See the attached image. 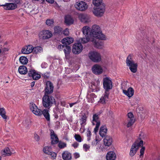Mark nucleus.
Masks as SVG:
<instances>
[{
  "mask_svg": "<svg viewBox=\"0 0 160 160\" xmlns=\"http://www.w3.org/2000/svg\"><path fill=\"white\" fill-rule=\"evenodd\" d=\"M90 33L92 38L103 40H105L107 39L106 37L102 33L101 28L98 25H92Z\"/></svg>",
  "mask_w": 160,
  "mask_h": 160,
  "instance_id": "nucleus-1",
  "label": "nucleus"
},
{
  "mask_svg": "<svg viewBox=\"0 0 160 160\" xmlns=\"http://www.w3.org/2000/svg\"><path fill=\"white\" fill-rule=\"evenodd\" d=\"M133 58L132 55L129 54L126 59V63L131 72L136 73L137 71L138 64L133 60Z\"/></svg>",
  "mask_w": 160,
  "mask_h": 160,
  "instance_id": "nucleus-2",
  "label": "nucleus"
},
{
  "mask_svg": "<svg viewBox=\"0 0 160 160\" xmlns=\"http://www.w3.org/2000/svg\"><path fill=\"white\" fill-rule=\"evenodd\" d=\"M42 104L46 108H50L53 104L56 103L55 100L52 96L44 94L42 98Z\"/></svg>",
  "mask_w": 160,
  "mask_h": 160,
  "instance_id": "nucleus-3",
  "label": "nucleus"
},
{
  "mask_svg": "<svg viewBox=\"0 0 160 160\" xmlns=\"http://www.w3.org/2000/svg\"><path fill=\"white\" fill-rule=\"evenodd\" d=\"M101 113V112H99L94 114L93 115L92 122L93 125H96L95 127L94 130V132L95 133L98 131L99 128L100 126V122L99 119V117Z\"/></svg>",
  "mask_w": 160,
  "mask_h": 160,
  "instance_id": "nucleus-4",
  "label": "nucleus"
},
{
  "mask_svg": "<svg viewBox=\"0 0 160 160\" xmlns=\"http://www.w3.org/2000/svg\"><path fill=\"white\" fill-rule=\"evenodd\" d=\"M88 57L90 60L94 62H98L101 60L100 53L96 52H90L88 54Z\"/></svg>",
  "mask_w": 160,
  "mask_h": 160,
  "instance_id": "nucleus-5",
  "label": "nucleus"
},
{
  "mask_svg": "<svg viewBox=\"0 0 160 160\" xmlns=\"http://www.w3.org/2000/svg\"><path fill=\"white\" fill-rule=\"evenodd\" d=\"M103 88L105 92H108L112 87V82L110 78L106 77L103 79Z\"/></svg>",
  "mask_w": 160,
  "mask_h": 160,
  "instance_id": "nucleus-6",
  "label": "nucleus"
},
{
  "mask_svg": "<svg viewBox=\"0 0 160 160\" xmlns=\"http://www.w3.org/2000/svg\"><path fill=\"white\" fill-rule=\"evenodd\" d=\"M75 8L78 10L83 11L86 10L88 8L87 3L83 1L78 2L74 5Z\"/></svg>",
  "mask_w": 160,
  "mask_h": 160,
  "instance_id": "nucleus-7",
  "label": "nucleus"
},
{
  "mask_svg": "<svg viewBox=\"0 0 160 160\" xmlns=\"http://www.w3.org/2000/svg\"><path fill=\"white\" fill-rule=\"evenodd\" d=\"M105 10V6H102L101 7L96 8L94 7L92 12L96 16L101 17L103 15Z\"/></svg>",
  "mask_w": 160,
  "mask_h": 160,
  "instance_id": "nucleus-8",
  "label": "nucleus"
},
{
  "mask_svg": "<svg viewBox=\"0 0 160 160\" xmlns=\"http://www.w3.org/2000/svg\"><path fill=\"white\" fill-rule=\"evenodd\" d=\"M127 116L128 118L127 122H125V124L126 125L127 127L129 128L134 123L135 120L134 119V116L132 113L129 112L127 114Z\"/></svg>",
  "mask_w": 160,
  "mask_h": 160,
  "instance_id": "nucleus-9",
  "label": "nucleus"
},
{
  "mask_svg": "<svg viewBox=\"0 0 160 160\" xmlns=\"http://www.w3.org/2000/svg\"><path fill=\"white\" fill-rule=\"evenodd\" d=\"M83 49V46L80 43H75L73 46L72 52L73 53L76 54L80 53Z\"/></svg>",
  "mask_w": 160,
  "mask_h": 160,
  "instance_id": "nucleus-10",
  "label": "nucleus"
},
{
  "mask_svg": "<svg viewBox=\"0 0 160 160\" xmlns=\"http://www.w3.org/2000/svg\"><path fill=\"white\" fill-rule=\"evenodd\" d=\"M30 108L31 110L35 115L39 116L41 115V110L38 109L37 106L34 103H30Z\"/></svg>",
  "mask_w": 160,
  "mask_h": 160,
  "instance_id": "nucleus-11",
  "label": "nucleus"
},
{
  "mask_svg": "<svg viewBox=\"0 0 160 160\" xmlns=\"http://www.w3.org/2000/svg\"><path fill=\"white\" fill-rule=\"evenodd\" d=\"M53 86L52 83L49 81L46 82V87L45 89V94L48 95L53 92Z\"/></svg>",
  "mask_w": 160,
  "mask_h": 160,
  "instance_id": "nucleus-12",
  "label": "nucleus"
},
{
  "mask_svg": "<svg viewBox=\"0 0 160 160\" xmlns=\"http://www.w3.org/2000/svg\"><path fill=\"white\" fill-rule=\"evenodd\" d=\"M28 75L29 77L32 78L33 79L37 80L41 77V75L35 70L31 69L28 71Z\"/></svg>",
  "mask_w": 160,
  "mask_h": 160,
  "instance_id": "nucleus-13",
  "label": "nucleus"
},
{
  "mask_svg": "<svg viewBox=\"0 0 160 160\" xmlns=\"http://www.w3.org/2000/svg\"><path fill=\"white\" fill-rule=\"evenodd\" d=\"M51 143L52 144H55L58 143L59 141L57 135L55 134L52 130H50Z\"/></svg>",
  "mask_w": 160,
  "mask_h": 160,
  "instance_id": "nucleus-14",
  "label": "nucleus"
},
{
  "mask_svg": "<svg viewBox=\"0 0 160 160\" xmlns=\"http://www.w3.org/2000/svg\"><path fill=\"white\" fill-rule=\"evenodd\" d=\"M79 18L81 22L85 23H88L91 21L89 16L86 14H80L79 16Z\"/></svg>",
  "mask_w": 160,
  "mask_h": 160,
  "instance_id": "nucleus-15",
  "label": "nucleus"
},
{
  "mask_svg": "<svg viewBox=\"0 0 160 160\" xmlns=\"http://www.w3.org/2000/svg\"><path fill=\"white\" fill-rule=\"evenodd\" d=\"M4 9L7 10H13L17 8V5L14 3H6L5 4L1 5Z\"/></svg>",
  "mask_w": 160,
  "mask_h": 160,
  "instance_id": "nucleus-16",
  "label": "nucleus"
},
{
  "mask_svg": "<svg viewBox=\"0 0 160 160\" xmlns=\"http://www.w3.org/2000/svg\"><path fill=\"white\" fill-rule=\"evenodd\" d=\"M40 33L43 35L42 38L44 39L49 38L52 36V32L47 30H45L41 31Z\"/></svg>",
  "mask_w": 160,
  "mask_h": 160,
  "instance_id": "nucleus-17",
  "label": "nucleus"
},
{
  "mask_svg": "<svg viewBox=\"0 0 160 160\" xmlns=\"http://www.w3.org/2000/svg\"><path fill=\"white\" fill-rule=\"evenodd\" d=\"M92 72L96 74H100L103 71L101 66L97 64L93 66L92 67Z\"/></svg>",
  "mask_w": 160,
  "mask_h": 160,
  "instance_id": "nucleus-18",
  "label": "nucleus"
},
{
  "mask_svg": "<svg viewBox=\"0 0 160 160\" xmlns=\"http://www.w3.org/2000/svg\"><path fill=\"white\" fill-rule=\"evenodd\" d=\"M33 47L31 45L25 46L22 49V53L24 54H28L32 52Z\"/></svg>",
  "mask_w": 160,
  "mask_h": 160,
  "instance_id": "nucleus-19",
  "label": "nucleus"
},
{
  "mask_svg": "<svg viewBox=\"0 0 160 160\" xmlns=\"http://www.w3.org/2000/svg\"><path fill=\"white\" fill-rule=\"evenodd\" d=\"M103 144L106 146L109 147L112 144L113 140L112 138L109 136H106L103 140Z\"/></svg>",
  "mask_w": 160,
  "mask_h": 160,
  "instance_id": "nucleus-20",
  "label": "nucleus"
},
{
  "mask_svg": "<svg viewBox=\"0 0 160 160\" xmlns=\"http://www.w3.org/2000/svg\"><path fill=\"white\" fill-rule=\"evenodd\" d=\"M122 92L124 94L130 98L134 95V91L132 88L130 87L127 90L123 89Z\"/></svg>",
  "mask_w": 160,
  "mask_h": 160,
  "instance_id": "nucleus-21",
  "label": "nucleus"
},
{
  "mask_svg": "<svg viewBox=\"0 0 160 160\" xmlns=\"http://www.w3.org/2000/svg\"><path fill=\"white\" fill-rule=\"evenodd\" d=\"M116 158V154L113 151L109 152L106 155V158L107 160H115Z\"/></svg>",
  "mask_w": 160,
  "mask_h": 160,
  "instance_id": "nucleus-22",
  "label": "nucleus"
},
{
  "mask_svg": "<svg viewBox=\"0 0 160 160\" xmlns=\"http://www.w3.org/2000/svg\"><path fill=\"white\" fill-rule=\"evenodd\" d=\"M87 117L85 114L82 115L80 119V123L81 128V129H83L84 126L86 124Z\"/></svg>",
  "mask_w": 160,
  "mask_h": 160,
  "instance_id": "nucleus-23",
  "label": "nucleus"
},
{
  "mask_svg": "<svg viewBox=\"0 0 160 160\" xmlns=\"http://www.w3.org/2000/svg\"><path fill=\"white\" fill-rule=\"evenodd\" d=\"M138 149V146L136 143H134L132 146L129 152V155L131 157L134 156L136 153Z\"/></svg>",
  "mask_w": 160,
  "mask_h": 160,
  "instance_id": "nucleus-24",
  "label": "nucleus"
},
{
  "mask_svg": "<svg viewBox=\"0 0 160 160\" xmlns=\"http://www.w3.org/2000/svg\"><path fill=\"white\" fill-rule=\"evenodd\" d=\"M82 31L85 36L91 37L90 35L91 29L90 27L88 26H85L82 28Z\"/></svg>",
  "mask_w": 160,
  "mask_h": 160,
  "instance_id": "nucleus-25",
  "label": "nucleus"
},
{
  "mask_svg": "<svg viewBox=\"0 0 160 160\" xmlns=\"http://www.w3.org/2000/svg\"><path fill=\"white\" fill-rule=\"evenodd\" d=\"M85 37L81 38L78 40L79 43L82 44L86 43L90 41L92 42V40H93V38L91 37L85 36Z\"/></svg>",
  "mask_w": 160,
  "mask_h": 160,
  "instance_id": "nucleus-26",
  "label": "nucleus"
},
{
  "mask_svg": "<svg viewBox=\"0 0 160 160\" xmlns=\"http://www.w3.org/2000/svg\"><path fill=\"white\" fill-rule=\"evenodd\" d=\"M107 132V129L105 126H101L99 130V134L102 138L106 137Z\"/></svg>",
  "mask_w": 160,
  "mask_h": 160,
  "instance_id": "nucleus-27",
  "label": "nucleus"
},
{
  "mask_svg": "<svg viewBox=\"0 0 160 160\" xmlns=\"http://www.w3.org/2000/svg\"><path fill=\"white\" fill-rule=\"evenodd\" d=\"M41 115H43L44 117L48 121H50V115L49 113V110L48 109H45L42 111L41 110Z\"/></svg>",
  "mask_w": 160,
  "mask_h": 160,
  "instance_id": "nucleus-28",
  "label": "nucleus"
},
{
  "mask_svg": "<svg viewBox=\"0 0 160 160\" xmlns=\"http://www.w3.org/2000/svg\"><path fill=\"white\" fill-rule=\"evenodd\" d=\"M62 157L64 160H70L72 158V156L68 151H65L62 153Z\"/></svg>",
  "mask_w": 160,
  "mask_h": 160,
  "instance_id": "nucleus-29",
  "label": "nucleus"
},
{
  "mask_svg": "<svg viewBox=\"0 0 160 160\" xmlns=\"http://www.w3.org/2000/svg\"><path fill=\"white\" fill-rule=\"evenodd\" d=\"M96 97V96L93 93L88 94L87 95L88 102L90 103H93L95 101L94 98Z\"/></svg>",
  "mask_w": 160,
  "mask_h": 160,
  "instance_id": "nucleus-30",
  "label": "nucleus"
},
{
  "mask_svg": "<svg viewBox=\"0 0 160 160\" xmlns=\"http://www.w3.org/2000/svg\"><path fill=\"white\" fill-rule=\"evenodd\" d=\"M73 42V39L71 37H66L64 38L62 41V43L66 45L69 44Z\"/></svg>",
  "mask_w": 160,
  "mask_h": 160,
  "instance_id": "nucleus-31",
  "label": "nucleus"
},
{
  "mask_svg": "<svg viewBox=\"0 0 160 160\" xmlns=\"http://www.w3.org/2000/svg\"><path fill=\"white\" fill-rule=\"evenodd\" d=\"M92 3L95 8L105 6L102 2V0H93Z\"/></svg>",
  "mask_w": 160,
  "mask_h": 160,
  "instance_id": "nucleus-32",
  "label": "nucleus"
},
{
  "mask_svg": "<svg viewBox=\"0 0 160 160\" xmlns=\"http://www.w3.org/2000/svg\"><path fill=\"white\" fill-rule=\"evenodd\" d=\"M109 95V92H105L104 96H102L100 99V102L102 103H105V101L108 99Z\"/></svg>",
  "mask_w": 160,
  "mask_h": 160,
  "instance_id": "nucleus-33",
  "label": "nucleus"
},
{
  "mask_svg": "<svg viewBox=\"0 0 160 160\" xmlns=\"http://www.w3.org/2000/svg\"><path fill=\"white\" fill-rule=\"evenodd\" d=\"M54 34L61 35L62 33V28L60 26H56L54 28Z\"/></svg>",
  "mask_w": 160,
  "mask_h": 160,
  "instance_id": "nucleus-34",
  "label": "nucleus"
},
{
  "mask_svg": "<svg viewBox=\"0 0 160 160\" xmlns=\"http://www.w3.org/2000/svg\"><path fill=\"white\" fill-rule=\"evenodd\" d=\"M18 71L21 74H25L28 72L27 68L24 66H20Z\"/></svg>",
  "mask_w": 160,
  "mask_h": 160,
  "instance_id": "nucleus-35",
  "label": "nucleus"
},
{
  "mask_svg": "<svg viewBox=\"0 0 160 160\" xmlns=\"http://www.w3.org/2000/svg\"><path fill=\"white\" fill-rule=\"evenodd\" d=\"M65 19V22L67 24L69 25L73 23V20L71 16L69 15L66 16Z\"/></svg>",
  "mask_w": 160,
  "mask_h": 160,
  "instance_id": "nucleus-36",
  "label": "nucleus"
},
{
  "mask_svg": "<svg viewBox=\"0 0 160 160\" xmlns=\"http://www.w3.org/2000/svg\"><path fill=\"white\" fill-rule=\"evenodd\" d=\"M11 152L10 149L8 148L7 147L2 151V155L4 156H9L11 155Z\"/></svg>",
  "mask_w": 160,
  "mask_h": 160,
  "instance_id": "nucleus-37",
  "label": "nucleus"
},
{
  "mask_svg": "<svg viewBox=\"0 0 160 160\" xmlns=\"http://www.w3.org/2000/svg\"><path fill=\"white\" fill-rule=\"evenodd\" d=\"M43 152L46 154L49 155L50 153L52 150V148L51 147L45 146L43 148Z\"/></svg>",
  "mask_w": 160,
  "mask_h": 160,
  "instance_id": "nucleus-38",
  "label": "nucleus"
},
{
  "mask_svg": "<svg viewBox=\"0 0 160 160\" xmlns=\"http://www.w3.org/2000/svg\"><path fill=\"white\" fill-rule=\"evenodd\" d=\"M42 52V48L41 47H36L33 48V52L34 53L37 54L40 53Z\"/></svg>",
  "mask_w": 160,
  "mask_h": 160,
  "instance_id": "nucleus-39",
  "label": "nucleus"
},
{
  "mask_svg": "<svg viewBox=\"0 0 160 160\" xmlns=\"http://www.w3.org/2000/svg\"><path fill=\"white\" fill-rule=\"evenodd\" d=\"M0 115L5 120L7 119V116L6 115V112L4 108H0Z\"/></svg>",
  "mask_w": 160,
  "mask_h": 160,
  "instance_id": "nucleus-40",
  "label": "nucleus"
},
{
  "mask_svg": "<svg viewBox=\"0 0 160 160\" xmlns=\"http://www.w3.org/2000/svg\"><path fill=\"white\" fill-rule=\"evenodd\" d=\"M92 42L94 44L95 47L97 48H102V44L99 42H97L95 39L93 38V40H92Z\"/></svg>",
  "mask_w": 160,
  "mask_h": 160,
  "instance_id": "nucleus-41",
  "label": "nucleus"
},
{
  "mask_svg": "<svg viewBox=\"0 0 160 160\" xmlns=\"http://www.w3.org/2000/svg\"><path fill=\"white\" fill-rule=\"evenodd\" d=\"M71 50V48L69 46H65L64 51L66 57L68 56Z\"/></svg>",
  "mask_w": 160,
  "mask_h": 160,
  "instance_id": "nucleus-42",
  "label": "nucleus"
},
{
  "mask_svg": "<svg viewBox=\"0 0 160 160\" xmlns=\"http://www.w3.org/2000/svg\"><path fill=\"white\" fill-rule=\"evenodd\" d=\"M19 61L22 64H25L28 63V59L25 57L21 56L19 58Z\"/></svg>",
  "mask_w": 160,
  "mask_h": 160,
  "instance_id": "nucleus-43",
  "label": "nucleus"
},
{
  "mask_svg": "<svg viewBox=\"0 0 160 160\" xmlns=\"http://www.w3.org/2000/svg\"><path fill=\"white\" fill-rule=\"evenodd\" d=\"M54 21L53 19H48L46 21V23L48 26H52L54 25Z\"/></svg>",
  "mask_w": 160,
  "mask_h": 160,
  "instance_id": "nucleus-44",
  "label": "nucleus"
},
{
  "mask_svg": "<svg viewBox=\"0 0 160 160\" xmlns=\"http://www.w3.org/2000/svg\"><path fill=\"white\" fill-rule=\"evenodd\" d=\"M58 147L60 149H62L66 147V143L60 141L59 142L58 141Z\"/></svg>",
  "mask_w": 160,
  "mask_h": 160,
  "instance_id": "nucleus-45",
  "label": "nucleus"
},
{
  "mask_svg": "<svg viewBox=\"0 0 160 160\" xmlns=\"http://www.w3.org/2000/svg\"><path fill=\"white\" fill-rule=\"evenodd\" d=\"M146 138V136L144 133L142 132H141L139 134L138 139L139 140H142L145 139Z\"/></svg>",
  "mask_w": 160,
  "mask_h": 160,
  "instance_id": "nucleus-46",
  "label": "nucleus"
},
{
  "mask_svg": "<svg viewBox=\"0 0 160 160\" xmlns=\"http://www.w3.org/2000/svg\"><path fill=\"white\" fill-rule=\"evenodd\" d=\"M74 138L75 140L78 142H81L82 141V138L79 134H75L74 135Z\"/></svg>",
  "mask_w": 160,
  "mask_h": 160,
  "instance_id": "nucleus-47",
  "label": "nucleus"
},
{
  "mask_svg": "<svg viewBox=\"0 0 160 160\" xmlns=\"http://www.w3.org/2000/svg\"><path fill=\"white\" fill-rule=\"evenodd\" d=\"M10 49L9 47H4L2 48L1 50V52L3 53H5L8 51Z\"/></svg>",
  "mask_w": 160,
  "mask_h": 160,
  "instance_id": "nucleus-48",
  "label": "nucleus"
},
{
  "mask_svg": "<svg viewBox=\"0 0 160 160\" xmlns=\"http://www.w3.org/2000/svg\"><path fill=\"white\" fill-rule=\"evenodd\" d=\"M49 155H50L51 156V158L52 159H54L56 158L57 156L56 154L53 152H52V151L50 153Z\"/></svg>",
  "mask_w": 160,
  "mask_h": 160,
  "instance_id": "nucleus-49",
  "label": "nucleus"
},
{
  "mask_svg": "<svg viewBox=\"0 0 160 160\" xmlns=\"http://www.w3.org/2000/svg\"><path fill=\"white\" fill-rule=\"evenodd\" d=\"M90 146L87 144H84L83 145V149L85 152H87L89 150L90 148Z\"/></svg>",
  "mask_w": 160,
  "mask_h": 160,
  "instance_id": "nucleus-50",
  "label": "nucleus"
},
{
  "mask_svg": "<svg viewBox=\"0 0 160 160\" xmlns=\"http://www.w3.org/2000/svg\"><path fill=\"white\" fill-rule=\"evenodd\" d=\"M91 132L88 129L87 131V140L89 141L91 140Z\"/></svg>",
  "mask_w": 160,
  "mask_h": 160,
  "instance_id": "nucleus-51",
  "label": "nucleus"
},
{
  "mask_svg": "<svg viewBox=\"0 0 160 160\" xmlns=\"http://www.w3.org/2000/svg\"><path fill=\"white\" fill-rule=\"evenodd\" d=\"M145 150V148L144 147H142V148L140 150V157H142L144 152V151Z\"/></svg>",
  "mask_w": 160,
  "mask_h": 160,
  "instance_id": "nucleus-52",
  "label": "nucleus"
},
{
  "mask_svg": "<svg viewBox=\"0 0 160 160\" xmlns=\"http://www.w3.org/2000/svg\"><path fill=\"white\" fill-rule=\"evenodd\" d=\"M135 143L137 144V146H138V148L139 147H143V142L142 140H140V141L138 143H137L136 142Z\"/></svg>",
  "mask_w": 160,
  "mask_h": 160,
  "instance_id": "nucleus-53",
  "label": "nucleus"
},
{
  "mask_svg": "<svg viewBox=\"0 0 160 160\" xmlns=\"http://www.w3.org/2000/svg\"><path fill=\"white\" fill-rule=\"evenodd\" d=\"M55 110H56L57 111V108H54L53 109V112L54 113L53 115L55 118H58V113L57 112H55Z\"/></svg>",
  "mask_w": 160,
  "mask_h": 160,
  "instance_id": "nucleus-54",
  "label": "nucleus"
},
{
  "mask_svg": "<svg viewBox=\"0 0 160 160\" xmlns=\"http://www.w3.org/2000/svg\"><path fill=\"white\" fill-rule=\"evenodd\" d=\"M63 33L65 35H68L69 33V29L67 28H66L63 31Z\"/></svg>",
  "mask_w": 160,
  "mask_h": 160,
  "instance_id": "nucleus-55",
  "label": "nucleus"
},
{
  "mask_svg": "<svg viewBox=\"0 0 160 160\" xmlns=\"http://www.w3.org/2000/svg\"><path fill=\"white\" fill-rule=\"evenodd\" d=\"M50 72H46L43 74V76L45 78H48L49 77Z\"/></svg>",
  "mask_w": 160,
  "mask_h": 160,
  "instance_id": "nucleus-56",
  "label": "nucleus"
},
{
  "mask_svg": "<svg viewBox=\"0 0 160 160\" xmlns=\"http://www.w3.org/2000/svg\"><path fill=\"white\" fill-rule=\"evenodd\" d=\"M41 67L42 68H45L48 67V64L45 62H43L41 64Z\"/></svg>",
  "mask_w": 160,
  "mask_h": 160,
  "instance_id": "nucleus-57",
  "label": "nucleus"
},
{
  "mask_svg": "<svg viewBox=\"0 0 160 160\" xmlns=\"http://www.w3.org/2000/svg\"><path fill=\"white\" fill-rule=\"evenodd\" d=\"M34 138L35 140L37 141H38L40 140V137L37 134H34Z\"/></svg>",
  "mask_w": 160,
  "mask_h": 160,
  "instance_id": "nucleus-58",
  "label": "nucleus"
},
{
  "mask_svg": "<svg viewBox=\"0 0 160 160\" xmlns=\"http://www.w3.org/2000/svg\"><path fill=\"white\" fill-rule=\"evenodd\" d=\"M78 145L79 144L77 142H74L72 144V146L74 148H78Z\"/></svg>",
  "mask_w": 160,
  "mask_h": 160,
  "instance_id": "nucleus-59",
  "label": "nucleus"
},
{
  "mask_svg": "<svg viewBox=\"0 0 160 160\" xmlns=\"http://www.w3.org/2000/svg\"><path fill=\"white\" fill-rule=\"evenodd\" d=\"M65 47V46L62 45H59L58 47V49H59L60 50H62L63 48H64Z\"/></svg>",
  "mask_w": 160,
  "mask_h": 160,
  "instance_id": "nucleus-60",
  "label": "nucleus"
},
{
  "mask_svg": "<svg viewBox=\"0 0 160 160\" xmlns=\"http://www.w3.org/2000/svg\"><path fill=\"white\" fill-rule=\"evenodd\" d=\"M74 156L75 158H77L80 157L79 154L77 152H76L74 153Z\"/></svg>",
  "mask_w": 160,
  "mask_h": 160,
  "instance_id": "nucleus-61",
  "label": "nucleus"
},
{
  "mask_svg": "<svg viewBox=\"0 0 160 160\" xmlns=\"http://www.w3.org/2000/svg\"><path fill=\"white\" fill-rule=\"evenodd\" d=\"M78 102L77 101L75 102L72 103H69V106L71 108L74 105L77 104Z\"/></svg>",
  "mask_w": 160,
  "mask_h": 160,
  "instance_id": "nucleus-62",
  "label": "nucleus"
},
{
  "mask_svg": "<svg viewBox=\"0 0 160 160\" xmlns=\"http://www.w3.org/2000/svg\"><path fill=\"white\" fill-rule=\"evenodd\" d=\"M9 2H14L17 3H18L20 2V0H9Z\"/></svg>",
  "mask_w": 160,
  "mask_h": 160,
  "instance_id": "nucleus-63",
  "label": "nucleus"
},
{
  "mask_svg": "<svg viewBox=\"0 0 160 160\" xmlns=\"http://www.w3.org/2000/svg\"><path fill=\"white\" fill-rule=\"evenodd\" d=\"M46 1L47 2L51 4L53 3L54 2V0H46Z\"/></svg>",
  "mask_w": 160,
  "mask_h": 160,
  "instance_id": "nucleus-64",
  "label": "nucleus"
}]
</instances>
